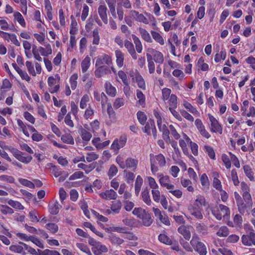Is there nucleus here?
<instances>
[{
	"label": "nucleus",
	"mask_w": 255,
	"mask_h": 255,
	"mask_svg": "<svg viewBox=\"0 0 255 255\" xmlns=\"http://www.w3.org/2000/svg\"><path fill=\"white\" fill-rule=\"evenodd\" d=\"M9 150L18 160L25 164L29 163L32 159L31 156H25L24 153L15 148L11 147Z\"/></svg>",
	"instance_id": "4"
},
{
	"label": "nucleus",
	"mask_w": 255,
	"mask_h": 255,
	"mask_svg": "<svg viewBox=\"0 0 255 255\" xmlns=\"http://www.w3.org/2000/svg\"><path fill=\"white\" fill-rule=\"evenodd\" d=\"M137 118L139 123L142 125H144L147 120L146 116L143 112L141 111H138L137 113Z\"/></svg>",
	"instance_id": "53"
},
{
	"label": "nucleus",
	"mask_w": 255,
	"mask_h": 255,
	"mask_svg": "<svg viewBox=\"0 0 255 255\" xmlns=\"http://www.w3.org/2000/svg\"><path fill=\"white\" fill-rule=\"evenodd\" d=\"M96 70L94 72L95 75L97 78H101L107 74L111 73L110 68L106 66H98L96 67Z\"/></svg>",
	"instance_id": "15"
},
{
	"label": "nucleus",
	"mask_w": 255,
	"mask_h": 255,
	"mask_svg": "<svg viewBox=\"0 0 255 255\" xmlns=\"http://www.w3.org/2000/svg\"><path fill=\"white\" fill-rule=\"evenodd\" d=\"M122 207V203L120 201H117L114 202L111 205V210L114 214L119 213Z\"/></svg>",
	"instance_id": "44"
},
{
	"label": "nucleus",
	"mask_w": 255,
	"mask_h": 255,
	"mask_svg": "<svg viewBox=\"0 0 255 255\" xmlns=\"http://www.w3.org/2000/svg\"><path fill=\"white\" fill-rule=\"evenodd\" d=\"M158 239L160 242L166 244V245H171L172 242L171 240L169 238V237L165 234H160L158 236Z\"/></svg>",
	"instance_id": "64"
},
{
	"label": "nucleus",
	"mask_w": 255,
	"mask_h": 255,
	"mask_svg": "<svg viewBox=\"0 0 255 255\" xmlns=\"http://www.w3.org/2000/svg\"><path fill=\"white\" fill-rule=\"evenodd\" d=\"M193 205L194 206L200 208H202V206L207 207L209 206L208 202H207L205 197L201 195L195 196L194 202Z\"/></svg>",
	"instance_id": "17"
},
{
	"label": "nucleus",
	"mask_w": 255,
	"mask_h": 255,
	"mask_svg": "<svg viewBox=\"0 0 255 255\" xmlns=\"http://www.w3.org/2000/svg\"><path fill=\"white\" fill-rule=\"evenodd\" d=\"M152 156V159H153V160L155 161V163H156V161H157L158 164L161 167H163L166 164V160L165 157L164 155L160 153L157 155L154 156L153 154H151Z\"/></svg>",
	"instance_id": "33"
},
{
	"label": "nucleus",
	"mask_w": 255,
	"mask_h": 255,
	"mask_svg": "<svg viewBox=\"0 0 255 255\" xmlns=\"http://www.w3.org/2000/svg\"><path fill=\"white\" fill-rule=\"evenodd\" d=\"M7 203L12 207L18 210H23L24 208L23 206H22L21 204L18 201L9 200L8 201Z\"/></svg>",
	"instance_id": "51"
},
{
	"label": "nucleus",
	"mask_w": 255,
	"mask_h": 255,
	"mask_svg": "<svg viewBox=\"0 0 255 255\" xmlns=\"http://www.w3.org/2000/svg\"><path fill=\"white\" fill-rule=\"evenodd\" d=\"M241 241L244 246H255V233L251 231L248 234L243 235L241 237Z\"/></svg>",
	"instance_id": "9"
},
{
	"label": "nucleus",
	"mask_w": 255,
	"mask_h": 255,
	"mask_svg": "<svg viewBox=\"0 0 255 255\" xmlns=\"http://www.w3.org/2000/svg\"><path fill=\"white\" fill-rule=\"evenodd\" d=\"M78 75L77 73L73 74L70 78L69 82L72 90H74L77 86Z\"/></svg>",
	"instance_id": "41"
},
{
	"label": "nucleus",
	"mask_w": 255,
	"mask_h": 255,
	"mask_svg": "<svg viewBox=\"0 0 255 255\" xmlns=\"http://www.w3.org/2000/svg\"><path fill=\"white\" fill-rule=\"evenodd\" d=\"M61 208V205L57 201H55L49 205V211L52 215H56Z\"/></svg>",
	"instance_id": "28"
},
{
	"label": "nucleus",
	"mask_w": 255,
	"mask_h": 255,
	"mask_svg": "<svg viewBox=\"0 0 255 255\" xmlns=\"http://www.w3.org/2000/svg\"><path fill=\"white\" fill-rule=\"evenodd\" d=\"M132 37L134 44L135 45V48L137 52L138 53H140L142 50V46L139 39L134 35H132Z\"/></svg>",
	"instance_id": "40"
},
{
	"label": "nucleus",
	"mask_w": 255,
	"mask_h": 255,
	"mask_svg": "<svg viewBox=\"0 0 255 255\" xmlns=\"http://www.w3.org/2000/svg\"><path fill=\"white\" fill-rule=\"evenodd\" d=\"M138 164V160L132 158L131 157L128 158L126 160L125 165V168H133V169H136Z\"/></svg>",
	"instance_id": "32"
},
{
	"label": "nucleus",
	"mask_w": 255,
	"mask_h": 255,
	"mask_svg": "<svg viewBox=\"0 0 255 255\" xmlns=\"http://www.w3.org/2000/svg\"><path fill=\"white\" fill-rule=\"evenodd\" d=\"M101 198L107 200H115L118 195L114 190L110 189L100 194Z\"/></svg>",
	"instance_id": "19"
},
{
	"label": "nucleus",
	"mask_w": 255,
	"mask_h": 255,
	"mask_svg": "<svg viewBox=\"0 0 255 255\" xmlns=\"http://www.w3.org/2000/svg\"><path fill=\"white\" fill-rule=\"evenodd\" d=\"M159 182L162 187H166L167 190L174 189V186L170 183L169 177L162 174H158Z\"/></svg>",
	"instance_id": "11"
},
{
	"label": "nucleus",
	"mask_w": 255,
	"mask_h": 255,
	"mask_svg": "<svg viewBox=\"0 0 255 255\" xmlns=\"http://www.w3.org/2000/svg\"><path fill=\"white\" fill-rule=\"evenodd\" d=\"M86 160L87 162H91L99 158V155L93 152H88L86 154Z\"/></svg>",
	"instance_id": "54"
},
{
	"label": "nucleus",
	"mask_w": 255,
	"mask_h": 255,
	"mask_svg": "<svg viewBox=\"0 0 255 255\" xmlns=\"http://www.w3.org/2000/svg\"><path fill=\"white\" fill-rule=\"evenodd\" d=\"M159 130L162 133V137L166 143L170 142L171 139L169 137V130L167 128L165 124H163L162 122L157 124Z\"/></svg>",
	"instance_id": "14"
},
{
	"label": "nucleus",
	"mask_w": 255,
	"mask_h": 255,
	"mask_svg": "<svg viewBox=\"0 0 255 255\" xmlns=\"http://www.w3.org/2000/svg\"><path fill=\"white\" fill-rule=\"evenodd\" d=\"M79 133L82 138L83 142L85 144H87L92 137L91 133L83 128H81Z\"/></svg>",
	"instance_id": "23"
},
{
	"label": "nucleus",
	"mask_w": 255,
	"mask_h": 255,
	"mask_svg": "<svg viewBox=\"0 0 255 255\" xmlns=\"http://www.w3.org/2000/svg\"><path fill=\"white\" fill-rule=\"evenodd\" d=\"M237 204L238 211L242 214H244L246 209L249 208L247 203L246 202V203H244L243 201H238Z\"/></svg>",
	"instance_id": "48"
},
{
	"label": "nucleus",
	"mask_w": 255,
	"mask_h": 255,
	"mask_svg": "<svg viewBox=\"0 0 255 255\" xmlns=\"http://www.w3.org/2000/svg\"><path fill=\"white\" fill-rule=\"evenodd\" d=\"M147 60L148 62V68L150 74H152L155 71V65L152 60V58L150 56H147Z\"/></svg>",
	"instance_id": "57"
},
{
	"label": "nucleus",
	"mask_w": 255,
	"mask_h": 255,
	"mask_svg": "<svg viewBox=\"0 0 255 255\" xmlns=\"http://www.w3.org/2000/svg\"><path fill=\"white\" fill-rule=\"evenodd\" d=\"M242 195L245 201L247 203L249 208H251L253 206V201L250 191L243 193Z\"/></svg>",
	"instance_id": "45"
},
{
	"label": "nucleus",
	"mask_w": 255,
	"mask_h": 255,
	"mask_svg": "<svg viewBox=\"0 0 255 255\" xmlns=\"http://www.w3.org/2000/svg\"><path fill=\"white\" fill-rule=\"evenodd\" d=\"M162 99L166 102L170 97L171 91L170 89L164 88L162 90Z\"/></svg>",
	"instance_id": "59"
},
{
	"label": "nucleus",
	"mask_w": 255,
	"mask_h": 255,
	"mask_svg": "<svg viewBox=\"0 0 255 255\" xmlns=\"http://www.w3.org/2000/svg\"><path fill=\"white\" fill-rule=\"evenodd\" d=\"M200 181L202 185L205 188H209L210 182L208 176L205 173L202 175L200 178Z\"/></svg>",
	"instance_id": "62"
},
{
	"label": "nucleus",
	"mask_w": 255,
	"mask_h": 255,
	"mask_svg": "<svg viewBox=\"0 0 255 255\" xmlns=\"http://www.w3.org/2000/svg\"><path fill=\"white\" fill-rule=\"evenodd\" d=\"M192 227L191 226H181L178 229V232L181 234L184 238L189 240L191 238V233L190 229Z\"/></svg>",
	"instance_id": "20"
},
{
	"label": "nucleus",
	"mask_w": 255,
	"mask_h": 255,
	"mask_svg": "<svg viewBox=\"0 0 255 255\" xmlns=\"http://www.w3.org/2000/svg\"><path fill=\"white\" fill-rule=\"evenodd\" d=\"M9 249L11 252L16 253L22 254V255L25 254V253L24 252V246H23L21 244H20L19 243L17 245H13L10 246L9 247Z\"/></svg>",
	"instance_id": "26"
},
{
	"label": "nucleus",
	"mask_w": 255,
	"mask_h": 255,
	"mask_svg": "<svg viewBox=\"0 0 255 255\" xmlns=\"http://www.w3.org/2000/svg\"><path fill=\"white\" fill-rule=\"evenodd\" d=\"M90 98L87 94H85L81 98L80 104V107L84 109L87 107V103L89 101Z\"/></svg>",
	"instance_id": "61"
},
{
	"label": "nucleus",
	"mask_w": 255,
	"mask_h": 255,
	"mask_svg": "<svg viewBox=\"0 0 255 255\" xmlns=\"http://www.w3.org/2000/svg\"><path fill=\"white\" fill-rule=\"evenodd\" d=\"M118 172V169L117 166L115 165H112L108 172V175L110 178H112L114 176H116Z\"/></svg>",
	"instance_id": "63"
},
{
	"label": "nucleus",
	"mask_w": 255,
	"mask_h": 255,
	"mask_svg": "<svg viewBox=\"0 0 255 255\" xmlns=\"http://www.w3.org/2000/svg\"><path fill=\"white\" fill-rule=\"evenodd\" d=\"M143 130L148 135L152 134L154 139L156 138L157 131L153 120H149L144 127Z\"/></svg>",
	"instance_id": "10"
},
{
	"label": "nucleus",
	"mask_w": 255,
	"mask_h": 255,
	"mask_svg": "<svg viewBox=\"0 0 255 255\" xmlns=\"http://www.w3.org/2000/svg\"><path fill=\"white\" fill-rule=\"evenodd\" d=\"M198 66L202 71H207L209 69V66L207 63H204V60L203 57H200L197 62Z\"/></svg>",
	"instance_id": "58"
},
{
	"label": "nucleus",
	"mask_w": 255,
	"mask_h": 255,
	"mask_svg": "<svg viewBox=\"0 0 255 255\" xmlns=\"http://www.w3.org/2000/svg\"><path fill=\"white\" fill-rule=\"evenodd\" d=\"M127 137L126 135H122L119 138H116L113 142L111 148L116 154L120 149L123 147L127 142Z\"/></svg>",
	"instance_id": "6"
},
{
	"label": "nucleus",
	"mask_w": 255,
	"mask_h": 255,
	"mask_svg": "<svg viewBox=\"0 0 255 255\" xmlns=\"http://www.w3.org/2000/svg\"><path fill=\"white\" fill-rule=\"evenodd\" d=\"M14 19L17 20V21L23 27L25 26V22L24 19L21 14V13L19 12H16L14 13Z\"/></svg>",
	"instance_id": "50"
},
{
	"label": "nucleus",
	"mask_w": 255,
	"mask_h": 255,
	"mask_svg": "<svg viewBox=\"0 0 255 255\" xmlns=\"http://www.w3.org/2000/svg\"><path fill=\"white\" fill-rule=\"evenodd\" d=\"M141 196L143 201L148 206H150L152 204L149 189L146 187L141 193Z\"/></svg>",
	"instance_id": "27"
},
{
	"label": "nucleus",
	"mask_w": 255,
	"mask_h": 255,
	"mask_svg": "<svg viewBox=\"0 0 255 255\" xmlns=\"http://www.w3.org/2000/svg\"><path fill=\"white\" fill-rule=\"evenodd\" d=\"M150 56L151 58H153L155 62L161 64L164 61L163 54L158 51L149 48L147 49L146 56Z\"/></svg>",
	"instance_id": "8"
},
{
	"label": "nucleus",
	"mask_w": 255,
	"mask_h": 255,
	"mask_svg": "<svg viewBox=\"0 0 255 255\" xmlns=\"http://www.w3.org/2000/svg\"><path fill=\"white\" fill-rule=\"evenodd\" d=\"M153 212L155 216L164 225L169 226L170 223L168 217L165 214H162L161 212L158 208H152Z\"/></svg>",
	"instance_id": "16"
},
{
	"label": "nucleus",
	"mask_w": 255,
	"mask_h": 255,
	"mask_svg": "<svg viewBox=\"0 0 255 255\" xmlns=\"http://www.w3.org/2000/svg\"><path fill=\"white\" fill-rule=\"evenodd\" d=\"M94 97L97 101H101V104L104 106L107 101V97L104 92L100 93L97 91L94 92Z\"/></svg>",
	"instance_id": "24"
},
{
	"label": "nucleus",
	"mask_w": 255,
	"mask_h": 255,
	"mask_svg": "<svg viewBox=\"0 0 255 255\" xmlns=\"http://www.w3.org/2000/svg\"><path fill=\"white\" fill-rule=\"evenodd\" d=\"M216 234L219 237H226L229 234V229L226 226H222L219 228Z\"/></svg>",
	"instance_id": "39"
},
{
	"label": "nucleus",
	"mask_w": 255,
	"mask_h": 255,
	"mask_svg": "<svg viewBox=\"0 0 255 255\" xmlns=\"http://www.w3.org/2000/svg\"><path fill=\"white\" fill-rule=\"evenodd\" d=\"M60 78L58 74L55 75V77L50 76L48 78V85L49 86V91L52 93H57L60 88L59 82Z\"/></svg>",
	"instance_id": "3"
},
{
	"label": "nucleus",
	"mask_w": 255,
	"mask_h": 255,
	"mask_svg": "<svg viewBox=\"0 0 255 255\" xmlns=\"http://www.w3.org/2000/svg\"><path fill=\"white\" fill-rule=\"evenodd\" d=\"M109 239L113 244L117 245H121L124 242L123 239L116 236L114 234H111L109 236Z\"/></svg>",
	"instance_id": "42"
},
{
	"label": "nucleus",
	"mask_w": 255,
	"mask_h": 255,
	"mask_svg": "<svg viewBox=\"0 0 255 255\" xmlns=\"http://www.w3.org/2000/svg\"><path fill=\"white\" fill-rule=\"evenodd\" d=\"M136 95L137 99H138V104L142 107H144L145 105V97L141 91L139 90H136Z\"/></svg>",
	"instance_id": "36"
},
{
	"label": "nucleus",
	"mask_w": 255,
	"mask_h": 255,
	"mask_svg": "<svg viewBox=\"0 0 255 255\" xmlns=\"http://www.w3.org/2000/svg\"><path fill=\"white\" fill-rule=\"evenodd\" d=\"M129 74L132 78L133 81L137 83L139 88L142 90L145 89L146 85L145 81L139 72L136 70H131Z\"/></svg>",
	"instance_id": "5"
},
{
	"label": "nucleus",
	"mask_w": 255,
	"mask_h": 255,
	"mask_svg": "<svg viewBox=\"0 0 255 255\" xmlns=\"http://www.w3.org/2000/svg\"><path fill=\"white\" fill-rule=\"evenodd\" d=\"M187 209L189 213L197 219L202 220L203 218L202 208H197L192 204H190Z\"/></svg>",
	"instance_id": "12"
},
{
	"label": "nucleus",
	"mask_w": 255,
	"mask_h": 255,
	"mask_svg": "<svg viewBox=\"0 0 255 255\" xmlns=\"http://www.w3.org/2000/svg\"><path fill=\"white\" fill-rule=\"evenodd\" d=\"M125 46L128 49V52L131 56L132 58L136 60L137 58L133 44L129 41L126 40L125 41Z\"/></svg>",
	"instance_id": "21"
},
{
	"label": "nucleus",
	"mask_w": 255,
	"mask_h": 255,
	"mask_svg": "<svg viewBox=\"0 0 255 255\" xmlns=\"http://www.w3.org/2000/svg\"><path fill=\"white\" fill-rule=\"evenodd\" d=\"M166 101L169 106L168 108H176L177 107V97L175 95L171 94L170 98Z\"/></svg>",
	"instance_id": "34"
},
{
	"label": "nucleus",
	"mask_w": 255,
	"mask_h": 255,
	"mask_svg": "<svg viewBox=\"0 0 255 255\" xmlns=\"http://www.w3.org/2000/svg\"><path fill=\"white\" fill-rule=\"evenodd\" d=\"M115 55L117 65L119 68H121L124 65V54L121 51L117 50L115 51Z\"/></svg>",
	"instance_id": "25"
},
{
	"label": "nucleus",
	"mask_w": 255,
	"mask_h": 255,
	"mask_svg": "<svg viewBox=\"0 0 255 255\" xmlns=\"http://www.w3.org/2000/svg\"><path fill=\"white\" fill-rule=\"evenodd\" d=\"M190 243L200 255H206L207 253L206 247L203 243L200 242L197 236H193Z\"/></svg>",
	"instance_id": "2"
},
{
	"label": "nucleus",
	"mask_w": 255,
	"mask_h": 255,
	"mask_svg": "<svg viewBox=\"0 0 255 255\" xmlns=\"http://www.w3.org/2000/svg\"><path fill=\"white\" fill-rule=\"evenodd\" d=\"M151 33L153 38L157 42L161 45H163L164 43V40L161 35L156 31H151Z\"/></svg>",
	"instance_id": "43"
},
{
	"label": "nucleus",
	"mask_w": 255,
	"mask_h": 255,
	"mask_svg": "<svg viewBox=\"0 0 255 255\" xmlns=\"http://www.w3.org/2000/svg\"><path fill=\"white\" fill-rule=\"evenodd\" d=\"M98 14L105 23H108L107 10L108 8L105 4H101L98 9Z\"/></svg>",
	"instance_id": "18"
},
{
	"label": "nucleus",
	"mask_w": 255,
	"mask_h": 255,
	"mask_svg": "<svg viewBox=\"0 0 255 255\" xmlns=\"http://www.w3.org/2000/svg\"><path fill=\"white\" fill-rule=\"evenodd\" d=\"M103 64H106L108 66H111L112 64V57L107 54H104L97 57L95 66H103Z\"/></svg>",
	"instance_id": "13"
},
{
	"label": "nucleus",
	"mask_w": 255,
	"mask_h": 255,
	"mask_svg": "<svg viewBox=\"0 0 255 255\" xmlns=\"http://www.w3.org/2000/svg\"><path fill=\"white\" fill-rule=\"evenodd\" d=\"M151 194L153 200L156 202H159L160 199H161L162 195H160V193L158 190V188L152 190Z\"/></svg>",
	"instance_id": "52"
},
{
	"label": "nucleus",
	"mask_w": 255,
	"mask_h": 255,
	"mask_svg": "<svg viewBox=\"0 0 255 255\" xmlns=\"http://www.w3.org/2000/svg\"><path fill=\"white\" fill-rule=\"evenodd\" d=\"M184 107L188 110L190 112L192 113L194 115H198L199 113L197 109L192 106L189 103L185 101L183 104Z\"/></svg>",
	"instance_id": "47"
},
{
	"label": "nucleus",
	"mask_w": 255,
	"mask_h": 255,
	"mask_svg": "<svg viewBox=\"0 0 255 255\" xmlns=\"http://www.w3.org/2000/svg\"><path fill=\"white\" fill-rule=\"evenodd\" d=\"M243 168L246 176L250 179V180L253 181L254 177L253 176V173L251 167L249 165H246L244 166Z\"/></svg>",
	"instance_id": "55"
},
{
	"label": "nucleus",
	"mask_w": 255,
	"mask_h": 255,
	"mask_svg": "<svg viewBox=\"0 0 255 255\" xmlns=\"http://www.w3.org/2000/svg\"><path fill=\"white\" fill-rule=\"evenodd\" d=\"M76 246L81 251L87 254L88 255H92L89 248L87 245L83 243H77Z\"/></svg>",
	"instance_id": "56"
},
{
	"label": "nucleus",
	"mask_w": 255,
	"mask_h": 255,
	"mask_svg": "<svg viewBox=\"0 0 255 255\" xmlns=\"http://www.w3.org/2000/svg\"><path fill=\"white\" fill-rule=\"evenodd\" d=\"M108 232H117L121 234L127 233L128 228L125 227H110L106 229Z\"/></svg>",
	"instance_id": "30"
},
{
	"label": "nucleus",
	"mask_w": 255,
	"mask_h": 255,
	"mask_svg": "<svg viewBox=\"0 0 255 255\" xmlns=\"http://www.w3.org/2000/svg\"><path fill=\"white\" fill-rule=\"evenodd\" d=\"M212 213L218 220H221L222 218L228 219L230 215V210L227 206L219 204L218 206L212 209Z\"/></svg>",
	"instance_id": "1"
},
{
	"label": "nucleus",
	"mask_w": 255,
	"mask_h": 255,
	"mask_svg": "<svg viewBox=\"0 0 255 255\" xmlns=\"http://www.w3.org/2000/svg\"><path fill=\"white\" fill-rule=\"evenodd\" d=\"M45 228L52 234L56 233L58 230V226L54 223H48L45 226Z\"/></svg>",
	"instance_id": "49"
},
{
	"label": "nucleus",
	"mask_w": 255,
	"mask_h": 255,
	"mask_svg": "<svg viewBox=\"0 0 255 255\" xmlns=\"http://www.w3.org/2000/svg\"><path fill=\"white\" fill-rule=\"evenodd\" d=\"M208 117L211 123V131L212 132H218L220 134H222L223 132V128L217 119L210 114H208Z\"/></svg>",
	"instance_id": "7"
},
{
	"label": "nucleus",
	"mask_w": 255,
	"mask_h": 255,
	"mask_svg": "<svg viewBox=\"0 0 255 255\" xmlns=\"http://www.w3.org/2000/svg\"><path fill=\"white\" fill-rule=\"evenodd\" d=\"M181 183L184 187H187L188 191H194V188L192 187V182L190 180L182 178L181 179Z\"/></svg>",
	"instance_id": "38"
},
{
	"label": "nucleus",
	"mask_w": 255,
	"mask_h": 255,
	"mask_svg": "<svg viewBox=\"0 0 255 255\" xmlns=\"http://www.w3.org/2000/svg\"><path fill=\"white\" fill-rule=\"evenodd\" d=\"M92 251L95 255H101L103 253H107L108 250L106 246L99 242L95 248H92Z\"/></svg>",
	"instance_id": "22"
},
{
	"label": "nucleus",
	"mask_w": 255,
	"mask_h": 255,
	"mask_svg": "<svg viewBox=\"0 0 255 255\" xmlns=\"http://www.w3.org/2000/svg\"><path fill=\"white\" fill-rule=\"evenodd\" d=\"M61 139L64 143L70 144H73L74 143V139L70 134H65L62 135Z\"/></svg>",
	"instance_id": "46"
},
{
	"label": "nucleus",
	"mask_w": 255,
	"mask_h": 255,
	"mask_svg": "<svg viewBox=\"0 0 255 255\" xmlns=\"http://www.w3.org/2000/svg\"><path fill=\"white\" fill-rule=\"evenodd\" d=\"M106 93L109 96L114 97L116 95V89L112 86L110 82L107 81L105 84Z\"/></svg>",
	"instance_id": "29"
},
{
	"label": "nucleus",
	"mask_w": 255,
	"mask_h": 255,
	"mask_svg": "<svg viewBox=\"0 0 255 255\" xmlns=\"http://www.w3.org/2000/svg\"><path fill=\"white\" fill-rule=\"evenodd\" d=\"M138 31L140 34L141 38L147 42H151L152 39L149 33L144 28H139Z\"/></svg>",
	"instance_id": "35"
},
{
	"label": "nucleus",
	"mask_w": 255,
	"mask_h": 255,
	"mask_svg": "<svg viewBox=\"0 0 255 255\" xmlns=\"http://www.w3.org/2000/svg\"><path fill=\"white\" fill-rule=\"evenodd\" d=\"M0 211L4 215L7 214H12L13 213V210L10 207L3 205H0Z\"/></svg>",
	"instance_id": "60"
},
{
	"label": "nucleus",
	"mask_w": 255,
	"mask_h": 255,
	"mask_svg": "<svg viewBox=\"0 0 255 255\" xmlns=\"http://www.w3.org/2000/svg\"><path fill=\"white\" fill-rule=\"evenodd\" d=\"M143 183V179L141 177L138 175L136 177L135 183V193L137 196L138 195L141 187Z\"/></svg>",
	"instance_id": "37"
},
{
	"label": "nucleus",
	"mask_w": 255,
	"mask_h": 255,
	"mask_svg": "<svg viewBox=\"0 0 255 255\" xmlns=\"http://www.w3.org/2000/svg\"><path fill=\"white\" fill-rule=\"evenodd\" d=\"M91 65V58L89 56L86 57L82 61L81 69L83 73L86 72Z\"/></svg>",
	"instance_id": "31"
}]
</instances>
